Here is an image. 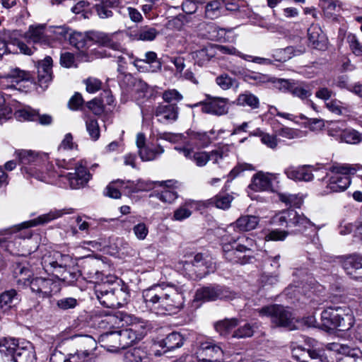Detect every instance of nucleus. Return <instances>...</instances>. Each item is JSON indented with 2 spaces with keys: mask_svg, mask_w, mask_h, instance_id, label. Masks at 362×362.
Masks as SVG:
<instances>
[{
  "mask_svg": "<svg viewBox=\"0 0 362 362\" xmlns=\"http://www.w3.org/2000/svg\"><path fill=\"white\" fill-rule=\"evenodd\" d=\"M223 4V0H212L207 2L205 6V17L209 19L218 18L221 15Z\"/></svg>",
  "mask_w": 362,
  "mask_h": 362,
  "instance_id": "37998d69",
  "label": "nucleus"
},
{
  "mask_svg": "<svg viewBox=\"0 0 362 362\" xmlns=\"http://www.w3.org/2000/svg\"><path fill=\"white\" fill-rule=\"evenodd\" d=\"M214 48H215V50L216 52V55L218 53L224 54L235 55V56L240 57V58H242L245 60H249V58L251 57L250 55L243 54L233 46L214 45Z\"/></svg>",
  "mask_w": 362,
  "mask_h": 362,
  "instance_id": "3c124183",
  "label": "nucleus"
},
{
  "mask_svg": "<svg viewBox=\"0 0 362 362\" xmlns=\"http://www.w3.org/2000/svg\"><path fill=\"white\" fill-rule=\"evenodd\" d=\"M259 222L257 216L244 215L238 218L235 222L228 227V230L237 228L240 231H250L256 228Z\"/></svg>",
  "mask_w": 362,
  "mask_h": 362,
  "instance_id": "cd10ccee",
  "label": "nucleus"
},
{
  "mask_svg": "<svg viewBox=\"0 0 362 362\" xmlns=\"http://www.w3.org/2000/svg\"><path fill=\"white\" fill-rule=\"evenodd\" d=\"M342 268L350 278L362 281V256L356 254L341 257Z\"/></svg>",
  "mask_w": 362,
  "mask_h": 362,
  "instance_id": "4468645a",
  "label": "nucleus"
},
{
  "mask_svg": "<svg viewBox=\"0 0 362 362\" xmlns=\"http://www.w3.org/2000/svg\"><path fill=\"white\" fill-rule=\"evenodd\" d=\"M36 356L33 344L25 340H21L19 346L12 359L13 362H35Z\"/></svg>",
  "mask_w": 362,
  "mask_h": 362,
  "instance_id": "412c9836",
  "label": "nucleus"
},
{
  "mask_svg": "<svg viewBox=\"0 0 362 362\" xmlns=\"http://www.w3.org/2000/svg\"><path fill=\"white\" fill-rule=\"evenodd\" d=\"M19 300V296L15 289L5 291L0 295V308L4 311L8 310L15 301Z\"/></svg>",
  "mask_w": 362,
  "mask_h": 362,
  "instance_id": "4c0bfd02",
  "label": "nucleus"
},
{
  "mask_svg": "<svg viewBox=\"0 0 362 362\" xmlns=\"http://www.w3.org/2000/svg\"><path fill=\"white\" fill-rule=\"evenodd\" d=\"M94 354L77 349L74 354H69L68 362H88Z\"/></svg>",
  "mask_w": 362,
  "mask_h": 362,
  "instance_id": "338daca9",
  "label": "nucleus"
},
{
  "mask_svg": "<svg viewBox=\"0 0 362 362\" xmlns=\"http://www.w3.org/2000/svg\"><path fill=\"white\" fill-rule=\"evenodd\" d=\"M216 56L214 45L210 44L194 52V57L200 65H204Z\"/></svg>",
  "mask_w": 362,
  "mask_h": 362,
  "instance_id": "c9c22d12",
  "label": "nucleus"
},
{
  "mask_svg": "<svg viewBox=\"0 0 362 362\" xmlns=\"http://www.w3.org/2000/svg\"><path fill=\"white\" fill-rule=\"evenodd\" d=\"M158 34V31L153 27L144 25L140 27L136 31L131 34L134 40L152 41Z\"/></svg>",
  "mask_w": 362,
  "mask_h": 362,
  "instance_id": "473e14b6",
  "label": "nucleus"
},
{
  "mask_svg": "<svg viewBox=\"0 0 362 362\" xmlns=\"http://www.w3.org/2000/svg\"><path fill=\"white\" fill-rule=\"evenodd\" d=\"M359 168L358 165L333 163L327 168L326 175L322 179L321 194L325 195L346 190L351 182V176Z\"/></svg>",
  "mask_w": 362,
  "mask_h": 362,
  "instance_id": "7ed1b4c3",
  "label": "nucleus"
},
{
  "mask_svg": "<svg viewBox=\"0 0 362 362\" xmlns=\"http://www.w3.org/2000/svg\"><path fill=\"white\" fill-rule=\"evenodd\" d=\"M362 315V294L358 303L329 307L321 313L322 327L327 331H347L355 323V317Z\"/></svg>",
  "mask_w": 362,
  "mask_h": 362,
  "instance_id": "f03ea898",
  "label": "nucleus"
},
{
  "mask_svg": "<svg viewBox=\"0 0 362 362\" xmlns=\"http://www.w3.org/2000/svg\"><path fill=\"white\" fill-rule=\"evenodd\" d=\"M191 262L198 269L199 274L202 276L213 272L215 269L214 264L211 262H208L202 254H197Z\"/></svg>",
  "mask_w": 362,
  "mask_h": 362,
  "instance_id": "ea45409f",
  "label": "nucleus"
},
{
  "mask_svg": "<svg viewBox=\"0 0 362 362\" xmlns=\"http://www.w3.org/2000/svg\"><path fill=\"white\" fill-rule=\"evenodd\" d=\"M194 204V202L192 200L186 201L185 204L181 205L174 211L173 220L182 221L189 218L192 215L190 209L192 208Z\"/></svg>",
  "mask_w": 362,
  "mask_h": 362,
  "instance_id": "c03bdc74",
  "label": "nucleus"
},
{
  "mask_svg": "<svg viewBox=\"0 0 362 362\" xmlns=\"http://www.w3.org/2000/svg\"><path fill=\"white\" fill-rule=\"evenodd\" d=\"M228 297V291L221 286L210 285L197 290L194 300L211 301Z\"/></svg>",
  "mask_w": 362,
  "mask_h": 362,
  "instance_id": "2eb2a0df",
  "label": "nucleus"
},
{
  "mask_svg": "<svg viewBox=\"0 0 362 362\" xmlns=\"http://www.w3.org/2000/svg\"><path fill=\"white\" fill-rule=\"evenodd\" d=\"M124 362H149L147 353L141 348H133L126 351Z\"/></svg>",
  "mask_w": 362,
  "mask_h": 362,
  "instance_id": "58836bf2",
  "label": "nucleus"
},
{
  "mask_svg": "<svg viewBox=\"0 0 362 362\" xmlns=\"http://www.w3.org/2000/svg\"><path fill=\"white\" fill-rule=\"evenodd\" d=\"M346 41L352 53L357 57H362V43H361L355 34L349 33Z\"/></svg>",
  "mask_w": 362,
  "mask_h": 362,
  "instance_id": "052dcab7",
  "label": "nucleus"
},
{
  "mask_svg": "<svg viewBox=\"0 0 362 362\" xmlns=\"http://www.w3.org/2000/svg\"><path fill=\"white\" fill-rule=\"evenodd\" d=\"M287 177L294 181L309 182L313 179L312 170L309 166H290L285 169Z\"/></svg>",
  "mask_w": 362,
  "mask_h": 362,
  "instance_id": "5701e85b",
  "label": "nucleus"
},
{
  "mask_svg": "<svg viewBox=\"0 0 362 362\" xmlns=\"http://www.w3.org/2000/svg\"><path fill=\"white\" fill-rule=\"evenodd\" d=\"M14 115L16 118L20 121H36L37 117V111L30 107H26L16 111Z\"/></svg>",
  "mask_w": 362,
  "mask_h": 362,
  "instance_id": "864d4df0",
  "label": "nucleus"
},
{
  "mask_svg": "<svg viewBox=\"0 0 362 362\" xmlns=\"http://www.w3.org/2000/svg\"><path fill=\"white\" fill-rule=\"evenodd\" d=\"M71 338L76 340L78 349L94 354V351L97 348V342L93 337L88 334H75Z\"/></svg>",
  "mask_w": 362,
  "mask_h": 362,
  "instance_id": "c756f323",
  "label": "nucleus"
},
{
  "mask_svg": "<svg viewBox=\"0 0 362 362\" xmlns=\"http://www.w3.org/2000/svg\"><path fill=\"white\" fill-rule=\"evenodd\" d=\"M340 140L347 144H358L361 141L359 133L354 129H345Z\"/></svg>",
  "mask_w": 362,
  "mask_h": 362,
  "instance_id": "774afa93",
  "label": "nucleus"
},
{
  "mask_svg": "<svg viewBox=\"0 0 362 362\" xmlns=\"http://www.w3.org/2000/svg\"><path fill=\"white\" fill-rule=\"evenodd\" d=\"M261 317H268L272 323L276 327H288L293 329L295 327L294 317L291 313L279 305H271L257 310Z\"/></svg>",
  "mask_w": 362,
  "mask_h": 362,
  "instance_id": "6e6552de",
  "label": "nucleus"
},
{
  "mask_svg": "<svg viewBox=\"0 0 362 362\" xmlns=\"http://www.w3.org/2000/svg\"><path fill=\"white\" fill-rule=\"evenodd\" d=\"M25 286H29L32 292L35 293L39 297L47 298L52 293L59 291V284L50 278L34 277L33 279H25L23 281Z\"/></svg>",
  "mask_w": 362,
  "mask_h": 362,
  "instance_id": "9d476101",
  "label": "nucleus"
},
{
  "mask_svg": "<svg viewBox=\"0 0 362 362\" xmlns=\"http://www.w3.org/2000/svg\"><path fill=\"white\" fill-rule=\"evenodd\" d=\"M272 223L291 229L293 233H303L305 230L310 229L313 233L310 242L317 247L320 245L317 231L321 227L315 226L303 214H299L293 209L284 210L276 214L272 217Z\"/></svg>",
  "mask_w": 362,
  "mask_h": 362,
  "instance_id": "20e7f679",
  "label": "nucleus"
},
{
  "mask_svg": "<svg viewBox=\"0 0 362 362\" xmlns=\"http://www.w3.org/2000/svg\"><path fill=\"white\" fill-rule=\"evenodd\" d=\"M294 52V47L289 46L284 49L275 50L273 53V57L276 62H284L291 59L295 55Z\"/></svg>",
  "mask_w": 362,
  "mask_h": 362,
  "instance_id": "5fc2aeb1",
  "label": "nucleus"
},
{
  "mask_svg": "<svg viewBox=\"0 0 362 362\" xmlns=\"http://www.w3.org/2000/svg\"><path fill=\"white\" fill-rule=\"evenodd\" d=\"M254 240L245 235L231 238L228 243H223V250L226 258L232 262L241 264L249 262L252 257V247Z\"/></svg>",
  "mask_w": 362,
  "mask_h": 362,
  "instance_id": "39448f33",
  "label": "nucleus"
},
{
  "mask_svg": "<svg viewBox=\"0 0 362 362\" xmlns=\"http://www.w3.org/2000/svg\"><path fill=\"white\" fill-rule=\"evenodd\" d=\"M90 174L81 163L76 166L74 173H69L62 177L65 178L72 189H78L85 186L90 179Z\"/></svg>",
  "mask_w": 362,
  "mask_h": 362,
  "instance_id": "f3484780",
  "label": "nucleus"
},
{
  "mask_svg": "<svg viewBox=\"0 0 362 362\" xmlns=\"http://www.w3.org/2000/svg\"><path fill=\"white\" fill-rule=\"evenodd\" d=\"M116 317L122 322V326L129 327L127 329L131 330L140 340L147 334V322L142 319L123 312H119Z\"/></svg>",
  "mask_w": 362,
  "mask_h": 362,
  "instance_id": "ddd939ff",
  "label": "nucleus"
},
{
  "mask_svg": "<svg viewBox=\"0 0 362 362\" xmlns=\"http://www.w3.org/2000/svg\"><path fill=\"white\" fill-rule=\"evenodd\" d=\"M189 137L202 147H206L211 143V136L206 132H192Z\"/></svg>",
  "mask_w": 362,
  "mask_h": 362,
  "instance_id": "0e129e2a",
  "label": "nucleus"
},
{
  "mask_svg": "<svg viewBox=\"0 0 362 362\" xmlns=\"http://www.w3.org/2000/svg\"><path fill=\"white\" fill-rule=\"evenodd\" d=\"M279 199L286 205L296 208H300L303 202L302 197L292 194L280 193L279 194Z\"/></svg>",
  "mask_w": 362,
  "mask_h": 362,
  "instance_id": "603ef678",
  "label": "nucleus"
},
{
  "mask_svg": "<svg viewBox=\"0 0 362 362\" xmlns=\"http://www.w3.org/2000/svg\"><path fill=\"white\" fill-rule=\"evenodd\" d=\"M327 349L335 351L339 354L344 355L351 354L354 356H358L362 354L358 349H351L346 344H339L337 342L329 343L327 345Z\"/></svg>",
  "mask_w": 362,
  "mask_h": 362,
  "instance_id": "a18cd8bd",
  "label": "nucleus"
},
{
  "mask_svg": "<svg viewBox=\"0 0 362 362\" xmlns=\"http://www.w3.org/2000/svg\"><path fill=\"white\" fill-rule=\"evenodd\" d=\"M142 296L147 308L159 314L178 312L184 305L181 287L155 284L143 291Z\"/></svg>",
  "mask_w": 362,
  "mask_h": 362,
  "instance_id": "f257e3e1",
  "label": "nucleus"
},
{
  "mask_svg": "<svg viewBox=\"0 0 362 362\" xmlns=\"http://www.w3.org/2000/svg\"><path fill=\"white\" fill-rule=\"evenodd\" d=\"M155 115L160 122H173L178 117V107L175 104L159 105L155 110Z\"/></svg>",
  "mask_w": 362,
  "mask_h": 362,
  "instance_id": "393cba45",
  "label": "nucleus"
},
{
  "mask_svg": "<svg viewBox=\"0 0 362 362\" xmlns=\"http://www.w3.org/2000/svg\"><path fill=\"white\" fill-rule=\"evenodd\" d=\"M276 135L287 139H299L303 136V132L298 129L283 127L276 130Z\"/></svg>",
  "mask_w": 362,
  "mask_h": 362,
  "instance_id": "4d7b16f0",
  "label": "nucleus"
},
{
  "mask_svg": "<svg viewBox=\"0 0 362 362\" xmlns=\"http://www.w3.org/2000/svg\"><path fill=\"white\" fill-rule=\"evenodd\" d=\"M228 147L223 146L212 150L209 153V160H211L214 164H218L220 160L228 156Z\"/></svg>",
  "mask_w": 362,
  "mask_h": 362,
  "instance_id": "e2e57ef3",
  "label": "nucleus"
},
{
  "mask_svg": "<svg viewBox=\"0 0 362 362\" xmlns=\"http://www.w3.org/2000/svg\"><path fill=\"white\" fill-rule=\"evenodd\" d=\"M194 106H201L204 113L221 116L228 112L230 103L229 100L226 98L208 95L205 100L195 104Z\"/></svg>",
  "mask_w": 362,
  "mask_h": 362,
  "instance_id": "f8f14e48",
  "label": "nucleus"
},
{
  "mask_svg": "<svg viewBox=\"0 0 362 362\" xmlns=\"http://www.w3.org/2000/svg\"><path fill=\"white\" fill-rule=\"evenodd\" d=\"M176 267L178 270L188 278L193 279L194 277L202 276V275L199 274V272L194 267V264L191 262L181 261L177 263Z\"/></svg>",
  "mask_w": 362,
  "mask_h": 362,
  "instance_id": "de8ad7c7",
  "label": "nucleus"
},
{
  "mask_svg": "<svg viewBox=\"0 0 362 362\" xmlns=\"http://www.w3.org/2000/svg\"><path fill=\"white\" fill-rule=\"evenodd\" d=\"M32 78L31 74L28 71L21 70L19 68H13L1 80V86L2 88L8 87L16 88V85L21 82L30 81Z\"/></svg>",
  "mask_w": 362,
  "mask_h": 362,
  "instance_id": "a211bd4d",
  "label": "nucleus"
},
{
  "mask_svg": "<svg viewBox=\"0 0 362 362\" xmlns=\"http://www.w3.org/2000/svg\"><path fill=\"white\" fill-rule=\"evenodd\" d=\"M164 152L159 144H148L143 149L139 150V154L143 161H151L157 158Z\"/></svg>",
  "mask_w": 362,
  "mask_h": 362,
  "instance_id": "2f4dec72",
  "label": "nucleus"
},
{
  "mask_svg": "<svg viewBox=\"0 0 362 362\" xmlns=\"http://www.w3.org/2000/svg\"><path fill=\"white\" fill-rule=\"evenodd\" d=\"M73 259L69 255L54 251L45 255L42 258V266L47 273L59 276L63 269H67L73 264Z\"/></svg>",
  "mask_w": 362,
  "mask_h": 362,
  "instance_id": "1a4fd4ad",
  "label": "nucleus"
},
{
  "mask_svg": "<svg viewBox=\"0 0 362 362\" xmlns=\"http://www.w3.org/2000/svg\"><path fill=\"white\" fill-rule=\"evenodd\" d=\"M238 324V321L235 318L225 319L216 322L215 324V329L221 335H227Z\"/></svg>",
  "mask_w": 362,
  "mask_h": 362,
  "instance_id": "49530a36",
  "label": "nucleus"
},
{
  "mask_svg": "<svg viewBox=\"0 0 362 362\" xmlns=\"http://www.w3.org/2000/svg\"><path fill=\"white\" fill-rule=\"evenodd\" d=\"M233 197L230 194H218L209 200L210 204L221 209H227L230 206Z\"/></svg>",
  "mask_w": 362,
  "mask_h": 362,
  "instance_id": "09e8293b",
  "label": "nucleus"
},
{
  "mask_svg": "<svg viewBox=\"0 0 362 362\" xmlns=\"http://www.w3.org/2000/svg\"><path fill=\"white\" fill-rule=\"evenodd\" d=\"M119 334L122 349H126L140 340L131 330H129L128 329L119 330Z\"/></svg>",
  "mask_w": 362,
  "mask_h": 362,
  "instance_id": "8fccbe9b",
  "label": "nucleus"
},
{
  "mask_svg": "<svg viewBox=\"0 0 362 362\" xmlns=\"http://www.w3.org/2000/svg\"><path fill=\"white\" fill-rule=\"evenodd\" d=\"M86 128L90 138L93 141H97L100 137V127L95 119L87 118L86 119Z\"/></svg>",
  "mask_w": 362,
  "mask_h": 362,
  "instance_id": "13d9d810",
  "label": "nucleus"
},
{
  "mask_svg": "<svg viewBox=\"0 0 362 362\" xmlns=\"http://www.w3.org/2000/svg\"><path fill=\"white\" fill-rule=\"evenodd\" d=\"M65 214H66V212L64 209H53L47 214L39 216L37 218L23 222L22 223L16 226V228L18 230H19L23 228H28L36 226L40 224L47 223L51 221L62 217Z\"/></svg>",
  "mask_w": 362,
  "mask_h": 362,
  "instance_id": "aec40b11",
  "label": "nucleus"
},
{
  "mask_svg": "<svg viewBox=\"0 0 362 362\" xmlns=\"http://www.w3.org/2000/svg\"><path fill=\"white\" fill-rule=\"evenodd\" d=\"M196 354L199 362H225L223 351L211 341L200 342Z\"/></svg>",
  "mask_w": 362,
  "mask_h": 362,
  "instance_id": "9b49d317",
  "label": "nucleus"
},
{
  "mask_svg": "<svg viewBox=\"0 0 362 362\" xmlns=\"http://www.w3.org/2000/svg\"><path fill=\"white\" fill-rule=\"evenodd\" d=\"M45 30L44 24L30 25L24 34V37L29 43L45 45L47 40Z\"/></svg>",
  "mask_w": 362,
  "mask_h": 362,
  "instance_id": "bb28decb",
  "label": "nucleus"
},
{
  "mask_svg": "<svg viewBox=\"0 0 362 362\" xmlns=\"http://www.w3.org/2000/svg\"><path fill=\"white\" fill-rule=\"evenodd\" d=\"M140 62H146L149 64V68L152 72H158L162 69V63L158 59L157 54L154 52H147L145 54L144 59H136L134 61V66L139 67V63Z\"/></svg>",
  "mask_w": 362,
  "mask_h": 362,
  "instance_id": "e433bc0d",
  "label": "nucleus"
},
{
  "mask_svg": "<svg viewBox=\"0 0 362 362\" xmlns=\"http://www.w3.org/2000/svg\"><path fill=\"white\" fill-rule=\"evenodd\" d=\"M293 97L298 98L301 100L308 99L312 95V89L309 83L296 81L290 93Z\"/></svg>",
  "mask_w": 362,
  "mask_h": 362,
  "instance_id": "7c9ffc66",
  "label": "nucleus"
},
{
  "mask_svg": "<svg viewBox=\"0 0 362 362\" xmlns=\"http://www.w3.org/2000/svg\"><path fill=\"white\" fill-rule=\"evenodd\" d=\"M126 183L124 180H117L116 181L112 182L107 187H106L105 194L109 197L118 199L121 197V192L119 187L122 188L123 185Z\"/></svg>",
  "mask_w": 362,
  "mask_h": 362,
  "instance_id": "680f3d73",
  "label": "nucleus"
},
{
  "mask_svg": "<svg viewBox=\"0 0 362 362\" xmlns=\"http://www.w3.org/2000/svg\"><path fill=\"white\" fill-rule=\"evenodd\" d=\"M21 341L15 338L0 339V353L6 356H11L13 358Z\"/></svg>",
  "mask_w": 362,
  "mask_h": 362,
  "instance_id": "72a5a7b5",
  "label": "nucleus"
},
{
  "mask_svg": "<svg viewBox=\"0 0 362 362\" xmlns=\"http://www.w3.org/2000/svg\"><path fill=\"white\" fill-rule=\"evenodd\" d=\"M80 275L81 274L78 271H71L69 267L67 269H63L59 274V276L56 277L68 284H73L78 279Z\"/></svg>",
  "mask_w": 362,
  "mask_h": 362,
  "instance_id": "69168bd1",
  "label": "nucleus"
},
{
  "mask_svg": "<svg viewBox=\"0 0 362 362\" xmlns=\"http://www.w3.org/2000/svg\"><path fill=\"white\" fill-rule=\"evenodd\" d=\"M116 33H105L98 31H89L86 35L75 33L70 38L71 43L74 44L78 49L89 47L93 42L99 45L119 51L122 49L120 43L115 40Z\"/></svg>",
  "mask_w": 362,
  "mask_h": 362,
  "instance_id": "0eeeda50",
  "label": "nucleus"
},
{
  "mask_svg": "<svg viewBox=\"0 0 362 362\" xmlns=\"http://www.w3.org/2000/svg\"><path fill=\"white\" fill-rule=\"evenodd\" d=\"M119 331L107 332L100 336L102 346L109 351H117L121 349Z\"/></svg>",
  "mask_w": 362,
  "mask_h": 362,
  "instance_id": "c85d7f7f",
  "label": "nucleus"
},
{
  "mask_svg": "<svg viewBox=\"0 0 362 362\" xmlns=\"http://www.w3.org/2000/svg\"><path fill=\"white\" fill-rule=\"evenodd\" d=\"M276 178V174L259 171L253 175L249 187L255 192L270 191L272 189V182Z\"/></svg>",
  "mask_w": 362,
  "mask_h": 362,
  "instance_id": "6ab92c4d",
  "label": "nucleus"
},
{
  "mask_svg": "<svg viewBox=\"0 0 362 362\" xmlns=\"http://www.w3.org/2000/svg\"><path fill=\"white\" fill-rule=\"evenodd\" d=\"M170 182H171L170 180L163 182L162 183H165L167 187L164 188L163 190L160 192H153L150 194V197H155L164 203H173L177 199L178 194L177 192H175L173 189L170 188L169 185H167Z\"/></svg>",
  "mask_w": 362,
  "mask_h": 362,
  "instance_id": "f704fd0d",
  "label": "nucleus"
},
{
  "mask_svg": "<svg viewBox=\"0 0 362 362\" xmlns=\"http://www.w3.org/2000/svg\"><path fill=\"white\" fill-rule=\"evenodd\" d=\"M184 337L181 334L173 332L169 334L163 341V346L168 351H172L175 349L180 348L183 345Z\"/></svg>",
  "mask_w": 362,
  "mask_h": 362,
  "instance_id": "79ce46f5",
  "label": "nucleus"
},
{
  "mask_svg": "<svg viewBox=\"0 0 362 362\" xmlns=\"http://www.w3.org/2000/svg\"><path fill=\"white\" fill-rule=\"evenodd\" d=\"M345 129V124L343 122H330L327 126L328 135L340 139Z\"/></svg>",
  "mask_w": 362,
  "mask_h": 362,
  "instance_id": "bf43d9fd",
  "label": "nucleus"
},
{
  "mask_svg": "<svg viewBox=\"0 0 362 362\" xmlns=\"http://www.w3.org/2000/svg\"><path fill=\"white\" fill-rule=\"evenodd\" d=\"M95 294L100 304L110 308L122 307L129 298L128 292L117 281L98 284L95 286Z\"/></svg>",
  "mask_w": 362,
  "mask_h": 362,
  "instance_id": "423d86ee",
  "label": "nucleus"
},
{
  "mask_svg": "<svg viewBox=\"0 0 362 362\" xmlns=\"http://www.w3.org/2000/svg\"><path fill=\"white\" fill-rule=\"evenodd\" d=\"M236 104L240 106H248L252 109H257L259 107V100L252 93L245 91L238 96Z\"/></svg>",
  "mask_w": 362,
  "mask_h": 362,
  "instance_id": "a19ab883",
  "label": "nucleus"
},
{
  "mask_svg": "<svg viewBox=\"0 0 362 362\" xmlns=\"http://www.w3.org/2000/svg\"><path fill=\"white\" fill-rule=\"evenodd\" d=\"M308 40L313 47L325 49L327 45V38L318 25H311L308 30Z\"/></svg>",
  "mask_w": 362,
  "mask_h": 362,
  "instance_id": "b1692460",
  "label": "nucleus"
},
{
  "mask_svg": "<svg viewBox=\"0 0 362 362\" xmlns=\"http://www.w3.org/2000/svg\"><path fill=\"white\" fill-rule=\"evenodd\" d=\"M16 155L19 160V163L23 166L33 164L39 165L48 159L47 154H40L31 150H18L16 151Z\"/></svg>",
  "mask_w": 362,
  "mask_h": 362,
  "instance_id": "4be33fe9",
  "label": "nucleus"
},
{
  "mask_svg": "<svg viewBox=\"0 0 362 362\" xmlns=\"http://www.w3.org/2000/svg\"><path fill=\"white\" fill-rule=\"evenodd\" d=\"M29 170V173H30L32 176L35 177L37 180L46 183H52L56 177V173L50 170H48L46 173L41 172L40 170L37 169L30 168Z\"/></svg>",
  "mask_w": 362,
  "mask_h": 362,
  "instance_id": "6e6d98bb",
  "label": "nucleus"
},
{
  "mask_svg": "<svg viewBox=\"0 0 362 362\" xmlns=\"http://www.w3.org/2000/svg\"><path fill=\"white\" fill-rule=\"evenodd\" d=\"M52 59L46 57L44 59L39 61L37 65V86L45 90L47 88L52 80Z\"/></svg>",
  "mask_w": 362,
  "mask_h": 362,
  "instance_id": "dca6fc26",
  "label": "nucleus"
},
{
  "mask_svg": "<svg viewBox=\"0 0 362 362\" xmlns=\"http://www.w3.org/2000/svg\"><path fill=\"white\" fill-rule=\"evenodd\" d=\"M175 149L182 153L185 158L192 160L198 167L205 166L209 160L207 151H194L187 146H175Z\"/></svg>",
  "mask_w": 362,
  "mask_h": 362,
  "instance_id": "a878e982",
  "label": "nucleus"
}]
</instances>
